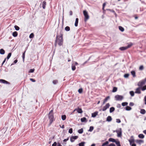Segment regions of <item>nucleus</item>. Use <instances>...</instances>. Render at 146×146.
Instances as JSON below:
<instances>
[{"label":"nucleus","mask_w":146,"mask_h":146,"mask_svg":"<svg viewBox=\"0 0 146 146\" xmlns=\"http://www.w3.org/2000/svg\"><path fill=\"white\" fill-rule=\"evenodd\" d=\"M129 141L130 143V145H131L133 143L134 140V139H131L129 140Z\"/></svg>","instance_id":"obj_24"},{"label":"nucleus","mask_w":146,"mask_h":146,"mask_svg":"<svg viewBox=\"0 0 146 146\" xmlns=\"http://www.w3.org/2000/svg\"><path fill=\"white\" fill-rule=\"evenodd\" d=\"M34 37V34L33 33H31L30 36H29V38H33Z\"/></svg>","instance_id":"obj_45"},{"label":"nucleus","mask_w":146,"mask_h":146,"mask_svg":"<svg viewBox=\"0 0 146 146\" xmlns=\"http://www.w3.org/2000/svg\"><path fill=\"white\" fill-rule=\"evenodd\" d=\"M133 44L131 43L129 44L127 46H126L127 48L128 49V48L130 47Z\"/></svg>","instance_id":"obj_42"},{"label":"nucleus","mask_w":146,"mask_h":146,"mask_svg":"<svg viewBox=\"0 0 146 146\" xmlns=\"http://www.w3.org/2000/svg\"><path fill=\"white\" fill-rule=\"evenodd\" d=\"M0 82L4 84H9V82L3 79H0Z\"/></svg>","instance_id":"obj_10"},{"label":"nucleus","mask_w":146,"mask_h":146,"mask_svg":"<svg viewBox=\"0 0 146 146\" xmlns=\"http://www.w3.org/2000/svg\"><path fill=\"white\" fill-rule=\"evenodd\" d=\"M110 98V97L109 96H107L105 99H104V100L103 102V104H104L106 102V101L108 100Z\"/></svg>","instance_id":"obj_16"},{"label":"nucleus","mask_w":146,"mask_h":146,"mask_svg":"<svg viewBox=\"0 0 146 146\" xmlns=\"http://www.w3.org/2000/svg\"><path fill=\"white\" fill-rule=\"evenodd\" d=\"M83 90L82 88H80L78 90V92L79 93H81L82 92Z\"/></svg>","instance_id":"obj_47"},{"label":"nucleus","mask_w":146,"mask_h":146,"mask_svg":"<svg viewBox=\"0 0 146 146\" xmlns=\"http://www.w3.org/2000/svg\"><path fill=\"white\" fill-rule=\"evenodd\" d=\"M72 70L73 71L74 70L76 69V67L74 64H72Z\"/></svg>","instance_id":"obj_26"},{"label":"nucleus","mask_w":146,"mask_h":146,"mask_svg":"<svg viewBox=\"0 0 146 146\" xmlns=\"http://www.w3.org/2000/svg\"><path fill=\"white\" fill-rule=\"evenodd\" d=\"M144 68L143 66V65L141 66L139 68V70H142Z\"/></svg>","instance_id":"obj_46"},{"label":"nucleus","mask_w":146,"mask_h":146,"mask_svg":"<svg viewBox=\"0 0 146 146\" xmlns=\"http://www.w3.org/2000/svg\"><path fill=\"white\" fill-rule=\"evenodd\" d=\"M110 106V105L109 103L107 104L106 105L103 107L102 110L103 111H104L106 110L108 108H109Z\"/></svg>","instance_id":"obj_7"},{"label":"nucleus","mask_w":146,"mask_h":146,"mask_svg":"<svg viewBox=\"0 0 146 146\" xmlns=\"http://www.w3.org/2000/svg\"><path fill=\"white\" fill-rule=\"evenodd\" d=\"M106 5V4L105 3H104L103 4V8H102L103 9H104V7Z\"/></svg>","instance_id":"obj_59"},{"label":"nucleus","mask_w":146,"mask_h":146,"mask_svg":"<svg viewBox=\"0 0 146 146\" xmlns=\"http://www.w3.org/2000/svg\"><path fill=\"white\" fill-rule=\"evenodd\" d=\"M83 14L85 17L84 21L86 22L89 19V16L88 12L85 10L84 11Z\"/></svg>","instance_id":"obj_2"},{"label":"nucleus","mask_w":146,"mask_h":146,"mask_svg":"<svg viewBox=\"0 0 146 146\" xmlns=\"http://www.w3.org/2000/svg\"><path fill=\"white\" fill-rule=\"evenodd\" d=\"M130 94L131 96H134V92L133 91H131L130 92Z\"/></svg>","instance_id":"obj_41"},{"label":"nucleus","mask_w":146,"mask_h":146,"mask_svg":"<svg viewBox=\"0 0 146 146\" xmlns=\"http://www.w3.org/2000/svg\"><path fill=\"white\" fill-rule=\"evenodd\" d=\"M129 74H125L124 75V77L125 78H128L129 76Z\"/></svg>","instance_id":"obj_49"},{"label":"nucleus","mask_w":146,"mask_h":146,"mask_svg":"<svg viewBox=\"0 0 146 146\" xmlns=\"http://www.w3.org/2000/svg\"><path fill=\"white\" fill-rule=\"evenodd\" d=\"M53 111L52 110H51L50 111V112L49 113V114H52Z\"/></svg>","instance_id":"obj_55"},{"label":"nucleus","mask_w":146,"mask_h":146,"mask_svg":"<svg viewBox=\"0 0 146 146\" xmlns=\"http://www.w3.org/2000/svg\"><path fill=\"white\" fill-rule=\"evenodd\" d=\"M14 27L15 29V30L17 31H18L19 30V27H18V26H17V25H15V26H14Z\"/></svg>","instance_id":"obj_43"},{"label":"nucleus","mask_w":146,"mask_h":146,"mask_svg":"<svg viewBox=\"0 0 146 146\" xmlns=\"http://www.w3.org/2000/svg\"><path fill=\"white\" fill-rule=\"evenodd\" d=\"M129 105L131 106H133L134 105V104L132 102H130L129 104Z\"/></svg>","instance_id":"obj_57"},{"label":"nucleus","mask_w":146,"mask_h":146,"mask_svg":"<svg viewBox=\"0 0 146 146\" xmlns=\"http://www.w3.org/2000/svg\"><path fill=\"white\" fill-rule=\"evenodd\" d=\"M69 133H72V128H70L69 130Z\"/></svg>","instance_id":"obj_50"},{"label":"nucleus","mask_w":146,"mask_h":146,"mask_svg":"<svg viewBox=\"0 0 146 146\" xmlns=\"http://www.w3.org/2000/svg\"><path fill=\"white\" fill-rule=\"evenodd\" d=\"M57 146H62L60 143H58Z\"/></svg>","instance_id":"obj_61"},{"label":"nucleus","mask_w":146,"mask_h":146,"mask_svg":"<svg viewBox=\"0 0 146 146\" xmlns=\"http://www.w3.org/2000/svg\"><path fill=\"white\" fill-rule=\"evenodd\" d=\"M56 42V43H57L59 46L62 45L63 43L62 35H61L60 36H57Z\"/></svg>","instance_id":"obj_1"},{"label":"nucleus","mask_w":146,"mask_h":146,"mask_svg":"<svg viewBox=\"0 0 146 146\" xmlns=\"http://www.w3.org/2000/svg\"><path fill=\"white\" fill-rule=\"evenodd\" d=\"M65 29L66 31H69L70 30V28L68 26H66L65 27Z\"/></svg>","instance_id":"obj_32"},{"label":"nucleus","mask_w":146,"mask_h":146,"mask_svg":"<svg viewBox=\"0 0 146 146\" xmlns=\"http://www.w3.org/2000/svg\"><path fill=\"white\" fill-rule=\"evenodd\" d=\"M117 88L116 87H114L113 88V89L112 90L113 92H115L117 91Z\"/></svg>","instance_id":"obj_34"},{"label":"nucleus","mask_w":146,"mask_h":146,"mask_svg":"<svg viewBox=\"0 0 146 146\" xmlns=\"http://www.w3.org/2000/svg\"><path fill=\"white\" fill-rule=\"evenodd\" d=\"M116 122L117 123H120L121 122V121L120 119H116Z\"/></svg>","instance_id":"obj_51"},{"label":"nucleus","mask_w":146,"mask_h":146,"mask_svg":"<svg viewBox=\"0 0 146 146\" xmlns=\"http://www.w3.org/2000/svg\"><path fill=\"white\" fill-rule=\"evenodd\" d=\"M114 142L117 145H118L120 143V142L118 141H116L115 140V142Z\"/></svg>","instance_id":"obj_53"},{"label":"nucleus","mask_w":146,"mask_h":146,"mask_svg":"<svg viewBox=\"0 0 146 146\" xmlns=\"http://www.w3.org/2000/svg\"><path fill=\"white\" fill-rule=\"evenodd\" d=\"M70 15H72V11H70Z\"/></svg>","instance_id":"obj_63"},{"label":"nucleus","mask_w":146,"mask_h":146,"mask_svg":"<svg viewBox=\"0 0 146 146\" xmlns=\"http://www.w3.org/2000/svg\"><path fill=\"white\" fill-rule=\"evenodd\" d=\"M25 51L23 54L22 57H23V60H24V59L25 58Z\"/></svg>","instance_id":"obj_48"},{"label":"nucleus","mask_w":146,"mask_h":146,"mask_svg":"<svg viewBox=\"0 0 146 146\" xmlns=\"http://www.w3.org/2000/svg\"><path fill=\"white\" fill-rule=\"evenodd\" d=\"M136 142L140 144L143 142V141L141 140H137L136 141Z\"/></svg>","instance_id":"obj_15"},{"label":"nucleus","mask_w":146,"mask_h":146,"mask_svg":"<svg viewBox=\"0 0 146 146\" xmlns=\"http://www.w3.org/2000/svg\"><path fill=\"white\" fill-rule=\"evenodd\" d=\"M131 146H136V144L135 143L132 144L131 145H130Z\"/></svg>","instance_id":"obj_64"},{"label":"nucleus","mask_w":146,"mask_h":146,"mask_svg":"<svg viewBox=\"0 0 146 146\" xmlns=\"http://www.w3.org/2000/svg\"><path fill=\"white\" fill-rule=\"evenodd\" d=\"M83 129L82 128L80 129H79L78 131V132L79 133H83Z\"/></svg>","instance_id":"obj_31"},{"label":"nucleus","mask_w":146,"mask_h":146,"mask_svg":"<svg viewBox=\"0 0 146 146\" xmlns=\"http://www.w3.org/2000/svg\"><path fill=\"white\" fill-rule=\"evenodd\" d=\"M46 5V2L45 1H43L42 3V7L43 9H44L45 7V6Z\"/></svg>","instance_id":"obj_18"},{"label":"nucleus","mask_w":146,"mask_h":146,"mask_svg":"<svg viewBox=\"0 0 146 146\" xmlns=\"http://www.w3.org/2000/svg\"><path fill=\"white\" fill-rule=\"evenodd\" d=\"M78 137L77 136H72L70 138V140L72 142H73L75 140L77 139Z\"/></svg>","instance_id":"obj_6"},{"label":"nucleus","mask_w":146,"mask_h":146,"mask_svg":"<svg viewBox=\"0 0 146 146\" xmlns=\"http://www.w3.org/2000/svg\"><path fill=\"white\" fill-rule=\"evenodd\" d=\"M98 112L96 111L92 114V117H95L98 115Z\"/></svg>","instance_id":"obj_13"},{"label":"nucleus","mask_w":146,"mask_h":146,"mask_svg":"<svg viewBox=\"0 0 146 146\" xmlns=\"http://www.w3.org/2000/svg\"><path fill=\"white\" fill-rule=\"evenodd\" d=\"M131 73L133 77H135V73L134 71H131Z\"/></svg>","instance_id":"obj_28"},{"label":"nucleus","mask_w":146,"mask_h":146,"mask_svg":"<svg viewBox=\"0 0 146 146\" xmlns=\"http://www.w3.org/2000/svg\"><path fill=\"white\" fill-rule=\"evenodd\" d=\"M115 100L116 101H121L123 98V97L121 95H117L115 96Z\"/></svg>","instance_id":"obj_3"},{"label":"nucleus","mask_w":146,"mask_h":146,"mask_svg":"<svg viewBox=\"0 0 146 146\" xmlns=\"http://www.w3.org/2000/svg\"><path fill=\"white\" fill-rule=\"evenodd\" d=\"M94 129V127L93 126H90V129L88 130V131L90 132L92 131Z\"/></svg>","instance_id":"obj_37"},{"label":"nucleus","mask_w":146,"mask_h":146,"mask_svg":"<svg viewBox=\"0 0 146 146\" xmlns=\"http://www.w3.org/2000/svg\"><path fill=\"white\" fill-rule=\"evenodd\" d=\"M131 108L130 107H129L128 106H127L126 107V110H128V111L130 110H131Z\"/></svg>","instance_id":"obj_35"},{"label":"nucleus","mask_w":146,"mask_h":146,"mask_svg":"<svg viewBox=\"0 0 146 146\" xmlns=\"http://www.w3.org/2000/svg\"><path fill=\"white\" fill-rule=\"evenodd\" d=\"M138 137L140 138H143L144 137V136L143 134H140L138 135Z\"/></svg>","instance_id":"obj_27"},{"label":"nucleus","mask_w":146,"mask_h":146,"mask_svg":"<svg viewBox=\"0 0 146 146\" xmlns=\"http://www.w3.org/2000/svg\"><path fill=\"white\" fill-rule=\"evenodd\" d=\"M78 18H76V19L75 22V24H74L75 27L77 26L78 25Z\"/></svg>","instance_id":"obj_17"},{"label":"nucleus","mask_w":146,"mask_h":146,"mask_svg":"<svg viewBox=\"0 0 146 146\" xmlns=\"http://www.w3.org/2000/svg\"><path fill=\"white\" fill-rule=\"evenodd\" d=\"M48 117L50 119V124H51L53 121L54 118L53 114H49Z\"/></svg>","instance_id":"obj_5"},{"label":"nucleus","mask_w":146,"mask_h":146,"mask_svg":"<svg viewBox=\"0 0 146 146\" xmlns=\"http://www.w3.org/2000/svg\"><path fill=\"white\" fill-rule=\"evenodd\" d=\"M144 100H145V104L146 105V96H145L144 97Z\"/></svg>","instance_id":"obj_60"},{"label":"nucleus","mask_w":146,"mask_h":146,"mask_svg":"<svg viewBox=\"0 0 146 146\" xmlns=\"http://www.w3.org/2000/svg\"><path fill=\"white\" fill-rule=\"evenodd\" d=\"M85 143L84 142H82L79 144V146H84Z\"/></svg>","instance_id":"obj_38"},{"label":"nucleus","mask_w":146,"mask_h":146,"mask_svg":"<svg viewBox=\"0 0 146 146\" xmlns=\"http://www.w3.org/2000/svg\"><path fill=\"white\" fill-rule=\"evenodd\" d=\"M128 103L126 102H123L122 103V105L123 106H125L127 105Z\"/></svg>","instance_id":"obj_40"},{"label":"nucleus","mask_w":146,"mask_h":146,"mask_svg":"<svg viewBox=\"0 0 146 146\" xmlns=\"http://www.w3.org/2000/svg\"><path fill=\"white\" fill-rule=\"evenodd\" d=\"M108 143L109 142L108 141H106L102 144V146H105L106 145H107Z\"/></svg>","instance_id":"obj_36"},{"label":"nucleus","mask_w":146,"mask_h":146,"mask_svg":"<svg viewBox=\"0 0 146 146\" xmlns=\"http://www.w3.org/2000/svg\"><path fill=\"white\" fill-rule=\"evenodd\" d=\"M140 113L142 114H144L146 112L145 110L143 109H142L141 110Z\"/></svg>","instance_id":"obj_23"},{"label":"nucleus","mask_w":146,"mask_h":146,"mask_svg":"<svg viewBox=\"0 0 146 146\" xmlns=\"http://www.w3.org/2000/svg\"><path fill=\"white\" fill-rule=\"evenodd\" d=\"M114 110H115V108L114 107H111L110 108V112L111 113H112V112H113L114 111Z\"/></svg>","instance_id":"obj_25"},{"label":"nucleus","mask_w":146,"mask_h":146,"mask_svg":"<svg viewBox=\"0 0 146 146\" xmlns=\"http://www.w3.org/2000/svg\"><path fill=\"white\" fill-rule=\"evenodd\" d=\"M145 84V81L144 80H142L139 82L138 84L137 85L139 87H141L143 85Z\"/></svg>","instance_id":"obj_4"},{"label":"nucleus","mask_w":146,"mask_h":146,"mask_svg":"<svg viewBox=\"0 0 146 146\" xmlns=\"http://www.w3.org/2000/svg\"><path fill=\"white\" fill-rule=\"evenodd\" d=\"M76 110L77 112L79 113H82L83 112V111L80 108H78L77 109H76L74 110V111Z\"/></svg>","instance_id":"obj_11"},{"label":"nucleus","mask_w":146,"mask_h":146,"mask_svg":"<svg viewBox=\"0 0 146 146\" xmlns=\"http://www.w3.org/2000/svg\"><path fill=\"white\" fill-rule=\"evenodd\" d=\"M30 80L32 81L33 82H35V80H34V79H33V78H31L30 79Z\"/></svg>","instance_id":"obj_58"},{"label":"nucleus","mask_w":146,"mask_h":146,"mask_svg":"<svg viewBox=\"0 0 146 146\" xmlns=\"http://www.w3.org/2000/svg\"><path fill=\"white\" fill-rule=\"evenodd\" d=\"M109 141L110 142H115V140L113 138H110L109 139Z\"/></svg>","instance_id":"obj_21"},{"label":"nucleus","mask_w":146,"mask_h":146,"mask_svg":"<svg viewBox=\"0 0 146 146\" xmlns=\"http://www.w3.org/2000/svg\"><path fill=\"white\" fill-rule=\"evenodd\" d=\"M112 120V118L111 116H108L107 117L106 119V121L108 122L111 121Z\"/></svg>","instance_id":"obj_14"},{"label":"nucleus","mask_w":146,"mask_h":146,"mask_svg":"<svg viewBox=\"0 0 146 146\" xmlns=\"http://www.w3.org/2000/svg\"><path fill=\"white\" fill-rule=\"evenodd\" d=\"M116 132L117 133V136L118 137H120L121 136V129L120 128L119 130L116 131Z\"/></svg>","instance_id":"obj_9"},{"label":"nucleus","mask_w":146,"mask_h":146,"mask_svg":"<svg viewBox=\"0 0 146 146\" xmlns=\"http://www.w3.org/2000/svg\"><path fill=\"white\" fill-rule=\"evenodd\" d=\"M56 145H57V143H56V142H55L52 144V146H56Z\"/></svg>","instance_id":"obj_54"},{"label":"nucleus","mask_w":146,"mask_h":146,"mask_svg":"<svg viewBox=\"0 0 146 146\" xmlns=\"http://www.w3.org/2000/svg\"><path fill=\"white\" fill-rule=\"evenodd\" d=\"M11 53H9L8 54V55L7 57V59H8L11 56Z\"/></svg>","instance_id":"obj_39"},{"label":"nucleus","mask_w":146,"mask_h":146,"mask_svg":"<svg viewBox=\"0 0 146 146\" xmlns=\"http://www.w3.org/2000/svg\"><path fill=\"white\" fill-rule=\"evenodd\" d=\"M81 121L82 122H87V120L86 119V118L85 117H84L82 118H81L80 119Z\"/></svg>","instance_id":"obj_12"},{"label":"nucleus","mask_w":146,"mask_h":146,"mask_svg":"<svg viewBox=\"0 0 146 146\" xmlns=\"http://www.w3.org/2000/svg\"><path fill=\"white\" fill-rule=\"evenodd\" d=\"M141 89L143 91L146 90V85L145 86H144L143 87H141Z\"/></svg>","instance_id":"obj_29"},{"label":"nucleus","mask_w":146,"mask_h":146,"mask_svg":"<svg viewBox=\"0 0 146 146\" xmlns=\"http://www.w3.org/2000/svg\"><path fill=\"white\" fill-rule=\"evenodd\" d=\"M109 146H115V145L113 143L110 144Z\"/></svg>","instance_id":"obj_56"},{"label":"nucleus","mask_w":146,"mask_h":146,"mask_svg":"<svg viewBox=\"0 0 146 146\" xmlns=\"http://www.w3.org/2000/svg\"><path fill=\"white\" fill-rule=\"evenodd\" d=\"M34 69H31L29 70V72L30 73H33L34 72Z\"/></svg>","instance_id":"obj_52"},{"label":"nucleus","mask_w":146,"mask_h":146,"mask_svg":"<svg viewBox=\"0 0 146 146\" xmlns=\"http://www.w3.org/2000/svg\"><path fill=\"white\" fill-rule=\"evenodd\" d=\"M13 36L14 37H16L17 36V33L16 31L14 32L13 33Z\"/></svg>","instance_id":"obj_22"},{"label":"nucleus","mask_w":146,"mask_h":146,"mask_svg":"<svg viewBox=\"0 0 146 146\" xmlns=\"http://www.w3.org/2000/svg\"><path fill=\"white\" fill-rule=\"evenodd\" d=\"M119 29L121 31L123 32L124 31V28L121 26H119Z\"/></svg>","instance_id":"obj_30"},{"label":"nucleus","mask_w":146,"mask_h":146,"mask_svg":"<svg viewBox=\"0 0 146 146\" xmlns=\"http://www.w3.org/2000/svg\"><path fill=\"white\" fill-rule=\"evenodd\" d=\"M62 119L63 120H64L66 119V116L65 115H62Z\"/></svg>","instance_id":"obj_33"},{"label":"nucleus","mask_w":146,"mask_h":146,"mask_svg":"<svg viewBox=\"0 0 146 146\" xmlns=\"http://www.w3.org/2000/svg\"><path fill=\"white\" fill-rule=\"evenodd\" d=\"M141 87H139L136 89L135 93L136 94H140L141 93Z\"/></svg>","instance_id":"obj_8"},{"label":"nucleus","mask_w":146,"mask_h":146,"mask_svg":"<svg viewBox=\"0 0 146 146\" xmlns=\"http://www.w3.org/2000/svg\"><path fill=\"white\" fill-rule=\"evenodd\" d=\"M119 49L121 50H124L127 49L126 46L122 47L119 48Z\"/></svg>","instance_id":"obj_20"},{"label":"nucleus","mask_w":146,"mask_h":146,"mask_svg":"<svg viewBox=\"0 0 146 146\" xmlns=\"http://www.w3.org/2000/svg\"><path fill=\"white\" fill-rule=\"evenodd\" d=\"M58 80H55L53 81V83L54 84H55L58 83Z\"/></svg>","instance_id":"obj_44"},{"label":"nucleus","mask_w":146,"mask_h":146,"mask_svg":"<svg viewBox=\"0 0 146 146\" xmlns=\"http://www.w3.org/2000/svg\"><path fill=\"white\" fill-rule=\"evenodd\" d=\"M5 53V51L3 49L0 50V54H3Z\"/></svg>","instance_id":"obj_19"},{"label":"nucleus","mask_w":146,"mask_h":146,"mask_svg":"<svg viewBox=\"0 0 146 146\" xmlns=\"http://www.w3.org/2000/svg\"><path fill=\"white\" fill-rule=\"evenodd\" d=\"M68 140V138L66 139H64L63 140V141L64 142H66V141H67Z\"/></svg>","instance_id":"obj_62"}]
</instances>
